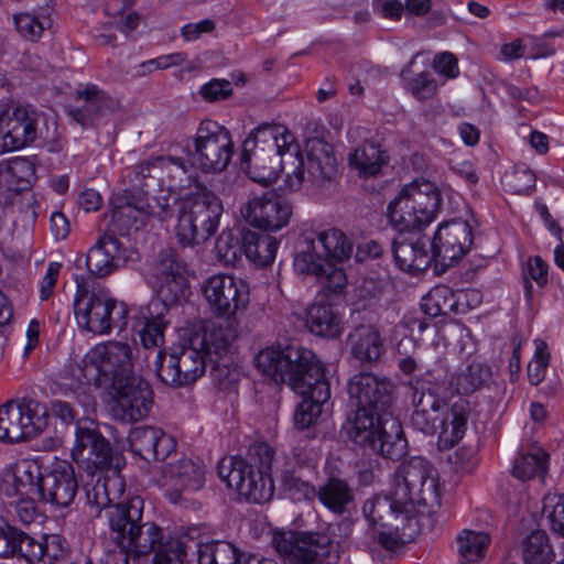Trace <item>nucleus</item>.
<instances>
[{"instance_id": "69168bd1", "label": "nucleus", "mask_w": 564, "mask_h": 564, "mask_svg": "<svg viewBox=\"0 0 564 564\" xmlns=\"http://www.w3.org/2000/svg\"><path fill=\"white\" fill-rule=\"evenodd\" d=\"M140 524L141 522H135L134 528H132L130 524H127L123 539H120V536L118 539H110V541L119 549L112 554L115 564H129V546L130 543H132L133 536Z\"/></svg>"}, {"instance_id": "4468645a", "label": "nucleus", "mask_w": 564, "mask_h": 564, "mask_svg": "<svg viewBox=\"0 0 564 564\" xmlns=\"http://www.w3.org/2000/svg\"><path fill=\"white\" fill-rule=\"evenodd\" d=\"M107 389L112 390L110 412L115 420L133 423L149 414L153 404V391L141 377L128 376Z\"/></svg>"}, {"instance_id": "0e129e2a", "label": "nucleus", "mask_w": 564, "mask_h": 564, "mask_svg": "<svg viewBox=\"0 0 564 564\" xmlns=\"http://www.w3.org/2000/svg\"><path fill=\"white\" fill-rule=\"evenodd\" d=\"M212 362L210 376L219 387H228L237 380L238 371L229 365L224 357L210 358Z\"/></svg>"}, {"instance_id": "5fc2aeb1", "label": "nucleus", "mask_w": 564, "mask_h": 564, "mask_svg": "<svg viewBox=\"0 0 564 564\" xmlns=\"http://www.w3.org/2000/svg\"><path fill=\"white\" fill-rule=\"evenodd\" d=\"M1 163L7 167L9 177L14 181L19 193L31 187L35 178V167L29 159L18 156Z\"/></svg>"}, {"instance_id": "2f4dec72", "label": "nucleus", "mask_w": 564, "mask_h": 564, "mask_svg": "<svg viewBox=\"0 0 564 564\" xmlns=\"http://www.w3.org/2000/svg\"><path fill=\"white\" fill-rule=\"evenodd\" d=\"M87 503L97 511L109 508L118 502L123 494V481L118 474L112 476H98L94 481H88L85 487Z\"/></svg>"}, {"instance_id": "0eeeda50", "label": "nucleus", "mask_w": 564, "mask_h": 564, "mask_svg": "<svg viewBox=\"0 0 564 564\" xmlns=\"http://www.w3.org/2000/svg\"><path fill=\"white\" fill-rule=\"evenodd\" d=\"M224 213L221 199L205 185L180 202L175 236L183 247L205 243L219 227Z\"/></svg>"}, {"instance_id": "4be33fe9", "label": "nucleus", "mask_w": 564, "mask_h": 564, "mask_svg": "<svg viewBox=\"0 0 564 564\" xmlns=\"http://www.w3.org/2000/svg\"><path fill=\"white\" fill-rule=\"evenodd\" d=\"M315 242L307 241L294 258V269L299 274L315 276L330 293H340L347 283L343 269L318 253Z\"/></svg>"}, {"instance_id": "680f3d73", "label": "nucleus", "mask_w": 564, "mask_h": 564, "mask_svg": "<svg viewBox=\"0 0 564 564\" xmlns=\"http://www.w3.org/2000/svg\"><path fill=\"white\" fill-rule=\"evenodd\" d=\"M523 279L525 296L528 300H531L532 284L529 279L535 281L540 286L547 282V264L540 256L528 260L527 267L523 270Z\"/></svg>"}, {"instance_id": "ddd939ff", "label": "nucleus", "mask_w": 564, "mask_h": 564, "mask_svg": "<svg viewBox=\"0 0 564 564\" xmlns=\"http://www.w3.org/2000/svg\"><path fill=\"white\" fill-rule=\"evenodd\" d=\"M193 163L204 172L224 171L232 156V141L228 130L213 120H203L193 138Z\"/></svg>"}, {"instance_id": "c9c22d12", "label": "nucleus", "mask_w": 564, "mask_h": 564, "mask_svg": "<svg viewBox=\"0 0 564 564\" xmlns=\"http://www.w3.org/2000/svg\"><path fill=\"white\" fill-rule=\"evenodd\" d=\"M303 400L297 404L294 412V424L297 429L310 427L319 416L322 405L330 398V387L328 382H322L306 393H300Z\"/></svg>"}, {"instance_id": "338daca9", "label": "nucleus", "mask_w": 564, "mask_h": 564, "mask_svg": "<svg viewBox=\"0 0 564 564\" xmlns=\"http://www.w3.org/2000/svg\"><path fill=\"white\" fill-rule=\"evenodd\" d=\"M231 91V84L226 79H212L200 88V95L207 101L226 99Z\"/></svg>"}, {"instance_id": "c03bdc74", "label": "nucleus", "mask_w": 564, "mask_h": 564, "mask_svg": "<svg viewBox=\"0 0 564 564\" xmlns=\"http://www.w3.org/2000/svg\"><path fill=\"white\" fill-rule=\"evenodd\" d=\"M237 338V330L232 327L230 321H227V325H219L205 332L202 341L204 348V355L210 359L224 357L227 354Z\"/></svg>"}, {"instance_id": "6e6d98bb", "label": "nucleus", "mask_w": 564, "mask_h": 564, "mask_svg": "<svg viewBox=\"0 0 564 564\" xmlns=\"http://www.w3.org/2000/svg\"><path fill=\"white\" fill-rule=\"evenodd\" d=\"M186 549L182 539H167L154 550L153 564H184L187 555Z\"/></svg>"}, {"instance_id": "39448f33", "label": "nucleus", "mask_w": 564, "mask_h": 564, "mask_svg": "<svg viewBox=\"0 0 564 564\" xmlns=\"http://www.w3.org/2000/svg\"><path fill=\"white\" fill-rule=\"evenodd\" d=\"M256 366L274 382L288 383L296 393H306L313 387L328 382L316 355L299 345L267 347L256 356Z\"/></svg>"}, {"instance_id": "412c9836", "label": "nucleus", "mask_w": 564, "mask_h": 564, "mask_svg": "<svg viewBox=\"0 0 564 564\" xmlns=\"http://www.w3.org/2000/svg\"><path fill=\"white\" fill-rule=\"evenodd\" d=\"M74 98L76 105L69 106L67 113L83 128L95 126L101 117L119 107L118 100L91 83L79 85Z\"/></svg>"}, {"instance_id": "e433bc0d", "label": "nucleus", "mask_w": 564, "mask_h": 564, "mask_svg": "<svg viewBox=\"0 0 564 564\" xmlns=\"http://www.w3.org/2000/svg\"><path fill=\"white\" fill-rule=\"evenodd\" d=\"M160 307L166 310L164 302H152L149 306L150 316H144L143 322L137 321L133 325L144 348L160 347L164 341V329L167 322L163 312L159 310Z\"/></svg>"}, {"instance_id": "5701e85b", "label": "nucleus", "mask_w": 564, "mask_h": 564, "mask_svg": "<svg viewBox=\"0 0 564 564\" xmlns=\"http://www.w3.org/2000/svg\"><path fill=\"white\" fill-rule=\"evenodd\" d=\"M187 264L173 249L160 251L154 264V274L159 283V295L164 302L176 303L185 296L187 290Z\"/></svg>"}, {"instance_id": "dca6fc26", "label": "nucleus", "mask_w": 564, "mask_h": 564, "mask_svg": "<svg viewBox=\"0 0 564 564\" xmlns=\"http://www.w3.org/2000/svg\"><path fill=\"white\" fill-rule=\"evenodd\" d=\"M156 373L166 386L184 387L196 381L206 368V356L192 346H183L156 355Z\"/></svg>"}, {"instance_id": "c756f323", "label": "nucleus", "mask_w": 564, "mask_h": 564, "mask_svg": "<svg viewBox=\"0 0 564 564\" xmlns=\"http://www.w3.org/2000/svg\"><path fill=\"white\" fill-rule=\"evenodd\" d=\"M347 344L351 356L361 364H375L386 351L380 330L371 324H360L352 328Z\"/></svg>"}, {"instance_id": "774afa93", "label": "nucleus", "mask_w": 564, "mask_h": 564, "mask_svg": "<svg viewBox=\"0 0 564 564\" xmlns=\"http://www.w3.org/2000/svg\"><path fill=\"white\" fill-rule=\"evenodd\" d=\"M549 365V354L538 347L534 358L528 365V378L533 386H538L544 379L545 370Z\"/></svg>"}, {"instance_id": "7ed1b4c3", "label": "nucleus", "mask_w": 564, "mask_h": 564, "mask_svg": "<svg viewBox=\"0 0 564 564\" xmlns=\"http://www.w3.org/2000/svg\"><path fill=\"white\" fill-rule=\"evenodd\" d=\"M135 376L132 371V350L129 344L110 340L89 349L80 362L68 367L65 381L61 384L88 414L95 409L96 400L91 386L107 389L117 380Z\"/></svg>"}, {"instance_id": "f8f14e48", "label": "nucleus", "mask_w": 564, "mask_h": 564, "mask_svg": "<svg viewBox=\"0 0 564 564\" xmlns=\"http://www.w3.org/2000/svg\"><path fill=\"white\" fill-rule=\"evenodd\" d=\"M44 118L30 106L8 107L0 113V153L23 149L47 139Z\"/></svg>"}, {"instance_id": "bf43d9fd", "label": "nucleus", "mask_w": 564, "mask_h": 564, "mask_svg": "<svg viewBox=\"0 0 564 564\" xmlns=\"http://www.w3.org/2000/svg\"><path fill=\"white\" fill-rule=\"evenodd\" d=\"M283 489L291 496L293 500L313 499L316 496V489L308 481L303 480L294 471L285 470L281 476Z\"/></svg>"}, {"instance_id": "bb28decb", "label": "nucleus", "mask_w": 564, "mask_h": 564, "mask_svg": "<svg viewBox=\"0 0 564 564\" xmlns=\"http://www.w3.org/2000/svg\"><path fill=\"white\" fill-rule=\"evenodd\" d=\"M176 169L183 176L186 173L185 161L175 156H154L134 165L128 166L122 172L129 189L137 193H145V188L154 183L160 172H170Z\"/></svg>"}, {"instance_id": "09e8293b", "label": "nucleus", "mask_w": 564, "mask_h": 564, "mask_svg": "<svg viewBox=\"0 0 564 564\" xmlns=\"http://www.w3.org/2000/svg\"><path fill=\"white\" fill-rule=\"evenodd\" d=\"M491 378L489 367L480 362H471L454 379L456 390L460 394H470L484 387Z\"/></svg>"}, {"instance_id": "37998d69", "label": "nucleus", "mask_w": 564, "mask_h": 564, "mask_svg": "<svg viewBox=\"0 0 564 564\" xmlns=\"http://www.w3.org/2000/svg\"><path fill=\"white\" fill-rule=\"evenodd\" d=\"M317 248L325 251L326 258L330 261L343 262L349 259L352 252V243L347 236L339 229L332 228L317 234L316 239L312 240Z\"/></svg>"}, {"instance_id": "052dcab7", "label": "nucleus", "mask_w": 564, "mask_h": 564, "mask_svg": "<svg viewBox=\"0 0 564 564\" xmlns=\"http://www.w3.org/2000/svg\"><path fill=\"white\" fill-rule=\"evenodd\" d=\"M42 538L35 539L22 531L14 552V557L23 558L28 564L43 563Z\"/></svg>"}, {"instance_id": "c85d7f7f", "label": "nucleus", "mask_w": 564, "mask_h": 564, "mask_svg": "<svg viewBox=\"0 0 564 564\" xmlns=\"http://www.w3.org/2000/svg\"><path fill=\"white\" fill-rule=\"evenodd\" d=\"M403 232L399 231L392 241L394 261L403 271L421 273L431 265L434 259L427 249L429 240L416 235L405 237Z\"/></svg>"}, {"instance_id": "b1692460", "label": "nucleus", "mask_w": 564, "mask_h": 564, "mask_svg": "<svg viewBox=\"0 0 564 564\" xmlns=\"http://www.w3.org/2000/svg\"><path fill=\"white\" fill-rule=\"evenodd\" d=\"M78 490V481L74 467L66 460L56 463L44 473L40 482L41 499L57 508L72 505Z\"/></svg>"}, {"instance_id": "79ce46f5", "label": "nucleus", "mask_w": 564, "mask_h": 564, "mask_svg": "<svg viewBox=\"0 0 564 564\" xmlns=\"http://www.w3.org/2000/svg\"><path fill=\"white\" fill-rule=\"evenodd\" d=\"M238 549L225 541H212L197 545V564H241Z\"/></svg>"}, {"instance_id": "a878e982", "label": "nucleus", "mask_w": 564, "mask_h": 564, "mask_svg": "<svg viewBox=\"0 0 564 564\" xmlns=\"http://www.w3.org/2000/svg\"><path fill=\"white\" fill-rule=\"evenodd\" d=\"M304 162V183L324 187L337 175V160L333 147L322 139L314 138L306 143Z\"/></svg>"}, {"instance_id": "423d86ee", "label": "nucleus", "mask_w": 564, "mask_h": 564, "mask_svg": "<svg viewBox=\"0 0 564 564\" xmlns=\"http://www.w3.org/2000/svg\"><path fill=\"white\" fill-rule=\"evenodd\" d=\"M273 448L264 443L250 445L247 458L225 457L217 467L219 478L227 487L237 490L246 500L254 503L269 501L274 492L270 476Z\"/></svg>"}, {"instance_id": "6ab92c4d", "label": "nucleus", "mask_w": 564, "mask_h": 564, "mask_svg": "<svg viewBox=\"0 0 564 564\" xmlns=\"http://www.w3.org/2000/svg\"><path fill=\"white\" fill-rule=\"evenodd\" d=\"M162 474L165 497L173 505H182L185 501L183 494L200 490L206 480L204 466L189 458L165 464Z\"/></svg>"}, {"instance_id": "8fccbe9b", "label": "nucleus", "mask_w": 564, "mask_h": 564, "mask_svg": "<svg viewBox=\"0 0 564 564\" xmlns=\"http://www.w3.org/2000/svg\"><path fill=\"white\" fill-rule=\"evenodd\" d=\"M456 306L454 292L445 285H438L431 290L422 304L424 313L432 317L456 312Z\"/></svg>"}, {"instance_id": "864d4df0", "label": "nucleus", "mask_w": 564, "mask_h": 564, "mask_svg": "<svg viewBox=\"0 0 564 564\" xmlns=\"http://www.w3.org/2000/svg\"><path fill=\"white\" fill-rule=\"evenodd\" d=\"M0 440L8 443L25 440L21 414L13 401L0 406Z\"/></svg>"}, {"instance_id": "f257e3e1", "label": "nucleus", "mask_w": 564, "mask_h": 564, "mask_svg": "<svg viewBox=\"0 0 564 564\" xmlns=\"http://www.w3.org/2000/svg\"><path fill=\"white\" fill-rule=\"evenodd\" d=\"M438 473L425 458L411 457L397 469L389 495H375L362 505L368 536L373 544L394 552L420 533L415 506L440 505Z\"/></svg>"}, {"instance_id": "f3484780", "label": "nucleus", "mask_w": 564, "mask_h": 564, "mask_svg": "<svg viewBox=\"0 0 564 564\" xmlns=\"http://www.w3.org/2000/svg\"><path fill=\"white\" fill-rule=\"evenodd\" d=\"M203 294L214 312L230 321L249 302V291L241 280L227 274H215L203 285Z\"/></svg>"}, {"instance_id": "e2e57ef3", "label": "nucleus", "mask_w": 564, "mask_h": 564, "mask_svg": "<svg viewBox=\"0 0 564 564\" xmlns=\"http://www.w3.org/2000/svg\"><path fill=\"white\" fill-rule=\"evenodd\" d=\"M405 87L416 99L420 100L432 98L437 90L436 80L427 72H422L415 77L406 80Z\"/></svg>"}, {"instance_id": "7c9ffc66", "label": "nucleus", "mask_w": 564, "mask_h": 564, "mask_svg": "<svg viewBox=\"0 0 564 564\" xmlns=\"http://www.w3.org/2000/svg\"><path fill=\"white\" fill-rule=\"evenodd\" d=\"M144 501L139 496H132L124 501H118L107 511L109 539L124 538L126 525L135 527L143 521Z\"/></svg>"}, {"instance_id": "1a4fd4ad", "label": "nucleus", "mask_w": 564, "mask_h": 564, "mask_svg": "<svg viewBox=\"0 0 564 564\" xmlns=\"http://www.w3.org/2000/svg\"><path fill=\"white\" fill-rule=\"evenodd\" d=\"M345 435L355 444L390 460H400L408 451L401 424L394 417L378 416L371 421L362 413Z\"/></svg>"}, {"instance_id": "603ef678", "label": "nucleus", "mask_w": 564, "mask_h": 564, "mask_svg": "<svg viewBox=\"0 0 564 564\" xmlns=\"http://www.w3.org/2000/svg\"><path fill=\"white\" fill-rule=\"evenodd\" d=\"M215 252L225 265H236L243 254L241 229L237 234L232 230L223 231L216 240Z\"/></svg>"}, {"instance_id": "6e6552de", "label": "nucleus", "mask_w": 564, "mask_h": 564, "mask_svg": "<svg viewBox=\"0 0 564 564\" xmlns=\"http://www.w3.org/2000/svg\"><path fill=\"white\" fill-rule=\"evenodd\" d=\"M441 193L427 180H415L403 186L388 206V217L398 231L421 229L432 223L440 209Z\"/></svg>"}, {"instance_id": "ea45409f", "label": "nucleus", "mask_w": 564, "mask_h": 564, "mask_svg": "<svg viewBox=\"0 0 564 564\" xmlns=\"http://www.w3.org/2000/svg\"><path fill=\"white\" fill-rule=\"evenodd\" d=\"M456 542L460 563L471 564L485 557L490 538L481 531L463 530Z\"/></svg>"}, {"instance_id": "72a5a7b5", "label": "nucleus", "mask_w": 564, "mask_h": 564, "mask_svg": "<svg viewBox=\"0 0 564 564\" xmlns=\"http://www.w3.org/2000/svg\"><path fill=\"white\" fill-rule=\"evenodd\" d=\"M306 325L311 333L335 338L343 332V322L338 312L329 303H314L307 308Z\"/></svg>"}, {"instance_id": "cd10ccee", "label": "nucleus", "mask_w": 564, "mask_h": 564, "mask_svg": "<svg viewBox=\"0 0 564 564\" xmlns=\"http://www.w3.org/2000/svg\"><path fill=\"white\" fill-rule=\"evenodd\" d=\"M127 260L120 240L113 235H102L88 250L85 263L91 275L106 278L121 268Z\"/></svg>"}, {"instance_id": "20e7f679", "label": "nucleus", "mask_w": 564, "mask_h": 564, "mask_svg": "<svg viewBox=\"0 0 564 564\" xmlns=\"http://www.w3.org/2000/svg\"><path fill=\"white\" fill-rule=\"evenodd\" d=\"M442 387L427 380H419L413 387L411 415L412 426L425 435L438 433V447L448 449L465 435L470 405L465 400L456 401L451 410L441 397Z\"/></svg>"}, {"instance_id": "2eb2a0df", "label": "nucleus", "mask_w": 564, "mask_h": 564, "mask_svg": "<svg viewBox=\"0 0 564 564\" xmlns=\"http://www.w3.org/2000/svg\"><path fill=\"white\" fill-rule=\"evenodd\" d=\"M72 457L93 477L97 471L118 474L122 462V457L98 430L83 426L76 429Z\"/></svg>"}, {"instance_id": "4c0bfd02", "label": "nucleus", "mask_w": 564, "mask_h": 564, "mask_svg": "<svg viewBox=\"0 0 564 564\" xmlns=\"http://www.w3.org/2000/svg\"><path fill=\"white\" fill-rule=\"evenodd\" d=\"M349 162L359 175L370 177L381 173L382 167L389 162V156L379 144L365 142L350 154Z\"/></svg>"}, {"instance_id": "13d9d810", "label": "nucleus", "mask_w": 564, "mask_h": 564, "mask_svg": "<svg viewBox=\"0 0 564 564\" xmlns=\"http://www.w3.org/2000/svg\"><path fill=\"white\" fill-rule=\"evenodd\" d=\"M13 22L17 31L23 39L30 42H36L45 31L47 20H41L39 17L29 12H20L13 15Z\"/></svg>"}, {"instance_id": "f704fd0d", "label": "nucleus", "mask_w": 564, "mask_h": 564, "mask_svg": "<svg viewBox=\"0 0 564 564\" xmlns=\"http://www.w3.org/2000/svg\"><path fill=\"white\" fill-rule=\"evenodd\" d=\"M241 243L246 258L259 267L270 264L275 258L278 241L268 234L242 228Z\"/></svg>"}, {"instance_id": "f03ea898", "label": "nucleus", "mask_w": 564, "mask_h": 564, "mask_svg": "<svg viewBox=\"0 0 564 564\" xmlns=\"http://www.w3.org/2000/svg\"><path fill=\"white\" fill-rule=\"evenodd\" d=\"M242 170L257 183L270 185L280 172L285 187L297 191L304 182V162L299 143L292 133L274 123L254 128L242 143Z\"/></svg>"}, {"instance_id": "3c124183", "label": "nucleus", "mask_w": 564, "mask_h": 564, "mask_svg": "<svg viewBox=\"0 0 564 564\" xmlns=\"http://www.w3.org/2000/svg\"><path fill=\"white\" fill-rule=\"evenodd\" d=\"M162 430L153 426H138L130 431L129 445L131 451L144 460H151L155 456L154 445Z\"/></svg>"}, {"instance_id": "a18cd8bd", "label": "nucleus", "mask_w": 564, "mask_h": 564, "mask_svg": "<svg viewBox=\"0 0 564 564\" xmlns=\"http://www.w3.org/2000/svg\"><path fill=\"white\" fill-rule=\"evenodd\" d=\"M522 557L524 564H550L553 561L554 552L545 531H532L523 540Z\"/></svg>"}, {"instance_id": "a211bd4d", "label": "nucleus", "mask_w": 564, "mask_h": 564, "mask_svg": "<svg viewBox=\"0 0 564 564\" xmlns=\"http://www.w3.org/2000/svg\"><path fill=\"white\" fill-rule=\"evenodd\" d=\"M471 245L470 225L463 219H453L438 226L431 249L436 262L451 267L469 251Z\"/></svg>"}, {"instance_id": "9b49d317", "label": "nucleus", "mask_w": 564, "mask_h": 564, "mask_svg": "<svg viewBox=\"0 0 564 564\" xmlns=\"http://www.w3.org/2000/svg\"><path fill=\"white\" fill-rule=\"evenodd\" d=\"M347 391L350 400L356 403V411L347 417L343 432L349 431L350 425L361 414L375 421L378 416H389L393 404L394 384L387 378H380L370 372L354 375L348 383Z\"/></svg>"}, {"instance_id": "a19ab883", "label": "nucleus", "mask_w": 564, "mask_h": 564, "mask_svg": "<svg viewBox=\"0 0 564 564\" xmlns=\"http://www.w3.org/2000/svg\"><path fill=\"white\" fill-rule=\"evenodd\" d=\"M15 410L21 414V425L25 440L36 436L46 426L47 411L39 401L22 398L14 402Z\"/></svg>"}, {"instance_id": "aec40b11", "label": "nucleus", "mask_w": 564, "mask_h": 564, "mask_svg": "<svg viewBox=\"0 0 564 564\" xmlns=\"http://www.w3.org/2000/svg\"><path fill=\"white\" fill-rule=\"evenodd\" d=\"M241 213L251 226L276 231L289 224L293 207L286 198L269 192L250 199Z\"/></svg>"}, {"instance_id": "9d476101", "label": "nucleus", "mask_w": 564, "mask_h": 564, "mask_svg": "<svg viewBox=\"0 0 564 564\" xmlns=\"http://www.w3.org/2000/svg\"><path fill=\"white\" fill-rule=\"evenodd\" d=\"M272 544L289 564H337L340 554L338 542L314 532H275Z\"/></svg>"}, {"instance_id": "4d7b16f0", "label": "nucleus", "mask_w": 564, "mask_h": 564, "mask_svg": "<svg viewBox=\"0 0 564 564\" xmlns=\"http://www.w3.org/2000/svg\"><path fill=\"white\" fill-rule=\"evenodd\" d=\"M41 549H43V563L41 564H61L67 560L69 554L66 540L58 534L43 535Z\"/></svg>"}, {"instance_id": "49530a36", "label": "nucleus", "mask_w": 564, "mask_h": 564, "mask_svg": "<svg viewBox=\"0 0 564 564\" xmlns=\"http://www.w3.org/2000/svg\"><path fill=\"white\" fill-rule=\"evenodd\" d=\"M547 460L549 454L541 448L522 454L514 459L512 475L522 481L543 477L547 470Z\"/></svg>"}, {"instance_id": "473e14b6", "label": "nucleus", "mask_w": 564, "mask_h": 564, "mask_svg": "<svg viewBox=\"0 0 564 564\" xmlns=\"http://www.w3.org/2000/svg\"><path fill=\"white\" fill-rule=\"evenodd\" d=\"M321 503L336 516H343L349 510L355 500V494L349 482L339 477H329L316 490Z\"/></svg>"}, {"instance_id": "58836bf2", "label": "nucleus", "mask_w": 564, "mask_h": 564, "mask_svg": "<svg viewBox=\"0 0 564 564\" xmlns=\"http://www.w3.org/2000/svg\"><path fill=\"white\" fill-rule=\"evenodd\" d=\"M43 475L36 463L26 459L14 464L7 473V477L12 479L15 492L20 495H40V482Z\"/></svg>"}, {"instance_id": "de8ad7c7", "label": "nucleus", "mask_w": 564, "mask_h": 564, "mask_svg": "<svg viewBox=\"0 0 564 564\" xmlns=\"http://www.w3.org/2000/svg\"><path fill=\"white\" fill-rule=\"evenodd\" d=\"M163 542V530L153 521H142L129 546V555H147Z\"/></svg>"}, {"instance_id": "393cba45", "label": "nucleus", "mask_w": 564, "mask_h": 564, "mask_svg": "<svg viewBox=\"0 0 564 564\" xmlns=\"http://www.w3.org/2000/svg\"><path fill=\"white\" fill-rule=\"evenodd\" d=\"M109 297L90 293L84 285H77L74 311L77 324L94 334L109 333Z\"/></svg>"}]
</instances>
